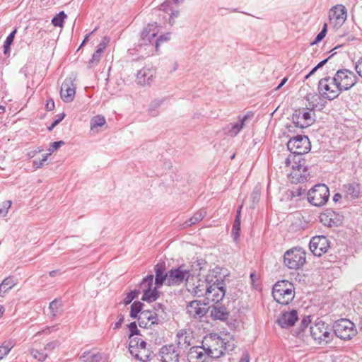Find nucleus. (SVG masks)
<instances>
[{
    "label": "nucleus",
    "mask_w": 362,
    "mask_h": 362,
    "mask_svg": "<svg viewBox=\"0 0 362 362\" xmlns=\"http://www.w3.org/2000/svg\"><path fill=\"white\" fill-rule=\"evenodd\" d=\"M284 264L291 269H298L305 262V252L300 247L287 250L284 255Z\"/></svg>",
    "instance_id": "nucleus-5"
},
{
    "label": "nucleus",
    "mask_w": 362,
    "mask_h": 362,
    "mask_svg": "<svg viewBox=\"0 0 362 362\" xmlns=\"http://www.w3.org/2000/svg\"><path fill=\"white\" fill-rule=\"evenodd\" d=\"M147 343L141 339L136 337L131 339L129 344V351L130 354L137 360L142 362H147L150 360V356L152 351L146 347Z\"/></svg>",
    "instance_id": "nucleus-4"
},
{
    "label": "nucleus",
    "mask_w": 362,
    "mask_h": 362,
    "mask_svg": "<svg viewBox=\"0 0 362 362\" xmlns=\"http://www.w3.org/2000/svg\"><path fill=\"white\" fill-rule=\"evenodd\" d=\"M288 149L297 155L305 154L310 150V142L306 136L297 135L287 143Z\"/></svg>",
    "instance_id": "nucleus-12"
},
{
    "label": "nucleus",
    "mask_w": 362,
    "mask_h": 362,
    "mask_svg": "<svg viewBox=\"0 0 362 362\" xmlns=\"http://www.w3.org/2000/svg\"><path fill=\"white\" fill-rule=\"evenodd\" d=\"M161 362H178L180 351L174 344L162 346L159 350Z\"/></svg>",
    "instance_id": "nucleus-19"
},
{
    "label": "nucleus",
    "mask_w": 362,
    "mask_h": 362,
    "mask_svg": "<svg viewBox=\"0 0 362 362\" xmlns=\"http://www.w3.org/2000/svg\"><path fill=\"white\" fill-rule=\"evenodd\" d=\"M57 118L56 119H54V121L53 122L54 125H57L65 117V114L64 113L59 114V115H57Z\"/></svg>",
    "instance_id": "nucleus-61"
},
{
    "label": "nucleus",
    "mask_w": 362,
    "mask_h": 362,
    "mask_svg": "<svg viewBox=\"0 0 362 362\" xmlns=\"http://www.w3.org/2000/svg\"><path fill=\"white\" fill-rule=\"evenodd\" d=\"M305 160H299V163L295 166L293 165V171L291 173L292 178L294 180L293 182H303L307 181L309 177L307 167L305 166Z\"/></svg>",
    "instance_id": "nucleus-22"
},
{
    "label": "nucleus",
    "mask_w": 362,
    "mask_h": 362,
    "mask_svg": "<svg viewBox=\"0 0 362 362\" xmlns=\"http://www.w3.org/2000/svg\"><path fill=\"white\" fill-rule=\"evenodd\" d=\"M31 355L39 361H44L47 358V354L44 351H40L37 349L31 350Z\"/></svg>",
    "instance_id": "nucleus-45"
},
{
    "label": "nucleus",
    "mask_w": 362,
    "mask_h": 362,
    "mask_svg": "<svg viewBox=\"0 0 362 362\" xmlns=\"http://www.w3.org/2000/svg\"><path fill=\"white\" fill-rule=\"evenodd\" d=\"M347 198L355 199L359 194V187L356 183H350L343 186Z\"/></svg>",
    "instance_id": "nucleus-33"
},
{
    "label": "nucleus",
    "mask_w": 362,
    "mask_h": 362,
    "mask_svg": "<svg viewBox=\"0 0 362 362\" xmlns=\"http://www.w3.org/2000/svg\"><path fill=\"white\" fill-rule=\"evenodd\" d=\"M318 90L320 95L329 100L335 99L341 92L335 76L320 79L318 83Z\"/></svg>",
    "instance_id": "nucleus-3"
},
{
    "label": "nucleus",
    "mask_w": 362,
    "mask_h": 362,
    "mask_svg": "<svg viewBox=\"0 0 362 362\" xmlns=\"http://www.w3.org/2000/svg\"><path fill=\"white\" fill-rule=\"evenodd\" d=\"M138 290L143 293L141 300L147 302L155 301L159 296L157 286H153V275L149 274L142 280Z\"/></svg>",
    "instance_id": "nucleus-10"
},
{
    "label": "nucleus",
    "mask_w": 362,
    "mask_h": 362,
    "mask_svg": "<svg viewBox=\"0 0 362 362\" xmlns=\"http://www.w3.org/2000/svg\"><path fill=\"white\" fill-rule=\"evenodd\" d=\"M329 247V241L324 235L313 237L310 242V250L315 256L320 257Z\"/></svg>",
    "instance_id": "nucleus-17"
},
{
    "label": "nucleus",
    "mask_w": 362,
    "mask_h": 362,
    "mask_svg": "<svg viewBox=\"0 0 362 362\" xmlns=\"http://www.w3.org/2000/svg\"><path fill=\"white\" fill-rule=\"evenodd\" d=\"M206 262L203 259H199L193 262L190 268H188L189 270V276H197L198 277H202V271L206 269Z\"/></svg>",
    "instance_id": "nucleus-30"
},
{
    "label": "nucleus",
    "mask_w": 362,
    "mask_h": 362,
    "mask_svg": "<svg viewBox=\"0 0 362 362\" xmlns=\"http://www.w3.org/2000/svg\"><path fill=\"white\" fill-rule=\"evenodd\" d=\"M105 124V119L103 116L98 115L92 118L90 121L91 129L102 127Z\"/></svg>",
    "instance_id": "nucleus-43"
},
{
    "label": "nucleus",
    "mask_w": 362,
    "mask_h": 362,
    "mask_svg": "<svg viewBox=\"0 0 362 362\" xmlns=\"http://www.w3.org/2000/svg\"><path fill=\"white\" fill-rule=\"evenodd\" d=\"M161 103H162L161 100L156 99V100H153L150 105L149 110L151 112H152L153 110H154L156 108H158V107H160Z\"/></svg>",
    "instance_id": "nucleus-55"
},
{
    "label": "nucleus",
    "mask_w": 362,
    "mask_h": 362,
    "mask_svg": "<svg viewBox=\"0 0 362 362\" xmlns=\"http://www.w3.org/2000/svg\"><path fill=\"white\" fill-rule=\"evenodd\" d=\"M156 71L151 68L144 67L137 72L136 82L141 86L148 85L152 81Z\"/></svg>",
    "instance_id": "nucleus-26"
},
{
    "label": "nucleus",
    "mask_w": 362,
    "mask_h": 362,
    "mask_svg": "<svg viewBox=\"0 0 362 362\" xmlns=\"http://www.w3.org/2000/svg\"><path fill=\"white\" fill-rule=\"evenodd\" d=\"M156 277L155 284L157 287L161 286L164 282L167 284L168 272H165V266L164 263L157 264L154 268Z\"/></svg>",
    "instance_id": "nucleus-29"
},
{
    "label": "nucleus",
    "mask_w": 362,
    "mask_h": 362,
    "mask_svg": "<svg viewBox=\"0 0 362 362\" xmlns=\"http://www.w3.org/2000/svg\"><path fill=\"white\" fill-rule=\"evenodd\" d=\"M16 284V281L11 276L6 278L0 284V296L3 297L6 292Z\"/></svg>",
    "instance_id": "nucleus-35"
},
{
    "label": "nucleus",
    "mask_w": 362,
    "mask_h": 362,
    "mask_svg": "<svg viewBox=\"0 0 362 362\" xmlns=\"http://www.w3.org/2000/svg\"><path fill=\"white\" fill-rule=\"evenodd\" d=\"M124 322V316L122 315H118V321L115 324L114 329H119Z\"/></svg>",
    "instance_id": "nucleus-59"
},
{
    "label": "nucleus",
    "mask_w": 362,
    "mask_h": 362,
    "mask_svg": "<svg viewBox=\"0 0 362 362\" xmlns=\"http://www.w3.org/2000/svg\"><path fill=\"white\" fill-rule=\"evenodd\" d=\"M54 108V102L52 99H49L47 101L46 109L48 111H51Z\"/></svg>",
    "instance_id": "nucleus-60"
},
{
    "label": "nucleus",
    "mask_w": 362,
    "mask_h": 362,
    "mask_svg": "<svg viewBox=\"0 0 362 362\" xmlns=\"http://www.w3.org/2000/svg\"><path fill=\"white\" fill-rule=\"evenodd\" d=\"M11 206V201H6L3 202L2 208L0 209V215L6 216L8 214V210Z\"/></svg>",
    "instance_id": "nucleus-49"
},
{
    "label": "nucleus",
    "mask_w": 362,
    "mask_h": 362,
    "mask_svg": "<svg viewBox=\"0 0 362 362\" xmlns=\"http://www.w3.org/2000/svg\"><path fill=\"white\" fill-rule=\"evenodd\" d=\"M206 215L205 209H200L197 211L192 217L186 221L183 225L185 227L191 226L201 221Z\"/></svg>",
    "instance_id": "nucleus-34"
},
{
    "label": "nucleus",
    "mask_w": 362,
    "mask_h": 362,
    "mask_svg": "<svg viewBox=\"0 0 362 362\" xmlns=\"http://www.w3.org/2000/svg\"><path fill=\"white\" fill-rule=\"evenodd\" d=\"M129 329L131 332L129 337H132L133 335L138 334L139 330L137 329L136 322H134L130 323L129 325Z\"/></svg>",
    "instance_id": "nucleus-53"
},
{
    "label": "nucleus",
    "mask_w": 362,
    "mask_h": 362,
    "mask_svg": "<svg viewBox=\"0 0 362 362\" xmlns=\"http://www.w3.org/2000/svg\"><path fill=\"white\" fill-rule=\"evenodd\" d=\"M310 334L314 340L319 344H327L333 338L331 329L322 321L310 327Z\"/></svg>",
    "instance_id": "nucleus-9"
},
{
    "label": "nucleus",
    "mask_w": 362,
    "mask_h": 362,
    "mask_svg": "<svg viewBox=\"0 0 362 362\" xmlns=\"http://www.w3.org/2000/svg\"><path fill=\"white\" fill-rule=\"evenodd\" d=\"M109 40H107L106 37L103 39V40L98 45L97 47V51H99L100 52L103 53V50L105 49L107 44L108 43Z\"/></svg>",
    "instance_id": "nucleus-56"
},
{
    "label": "nucleus",
    "mask_w": 362,
    "mask_h": 362,
    "mask_svg": "<svg viewBox=\"0 0 362 362\" xmlns=\"http://www.w3.org/2000/svg\"><path fill=\"white\" fill-rule=\"evenodd\" d=\"M330 57H331V56H330V57H329L328 58H327V59H324V60L321 61L320 63H318V64L317 65V68H319V69H320V68H321L322 66H324V65L327 62V61L329 60V59Z\"/></svg>",
    "instance_id": "nucleus-64"
},
{
    "label": "nucleus",
    "mask_w": 362,
    "mask_h": 362,
    "mask_svg": "<svg viewBox=\"0 0 362 362\" xmlns=\"http://www.w3.org/2000/svg\"><path fill=\"white\" fill-rule=\"evenodd\" d=\"M16 33V30H14L6 37V39L4 42V45L5 54H6L10 51V46L13 41Z\"/></svg>",
    "instance_id": "nucleus-44"
},
{
    "label": "nucleus",
    "mask_w": 362,
    "mask_h": 362,
    "mask_svg": "<svg viewBox=\"0 0 362 362\" xmlns=\"http://www.w3.org/2000/svg\"><path fill=\"white\" fill-rule=\"evenodd\" d=\"M58 346H59L58 341H53L47 343L45 345V350L52 351V350H54Z\"/></svg>",
    "instance_id": "nucleus-54"
},
{
    "label": "nucleus",
    "mask_w": 362,
    "mask_h": 362,
    "mask_svg": "<svg viewBox=\"0 0 362 362\" xmlns=\"http://www.w3.org/2000/svg\"><path fill=\"white\" fill-rule=\"evenodd\" d=\"M43 165H44V163L40 160H34L33 161V166L35 167L36 168H40Z\"/></svg>",
    "instance_id": "nucleus-63"
},
{
    "label": "nucleus",
    "mask_w": 362,
    "mask_h": 362,
    "mask_svg": "<svg viewBox=\"0 0 362 362\" xmlns=\"http://www.w3.org/2000/svg\"><path fill=\"white\" fill-rule=\"evenodd\" d=\"M140 293V290L135 289L129 293L127 294L126 298L124 299V303L125 305L129 304L134 298L138 297V295Z\"/></svg>",
    "instance_id": "nucleus-46"
},
{
    "label": "nucleus",
    "mask_w": 362,
    "mask_h": 362,
    "mask_svg": "<svg viewBox=\"0 0 362 362\" xmlns=\"http://www.w3.org/2000/svg\"><path fill=\"white\" fill-rule=\"evenodd\" d=\"M173 3L175 4V2L171 0H167L165 1L164 3H163L160 6V11H165V12H168V11L171 10L170 8V6L173 4Z\"/></svg>",
    "instance_id": "nucleus-50"
},
{
    "label": "nucleus",
    "mask_w": 362,
    "mask_h": 362,
    "mask_svg": "<svg viewBox=\"0 0 362 362\" xmlns=\"http://www.w3.org/2000/svg\"><path fill=\"white\" fill-rule=\"evenodd\" d=\"M239 362H249V354L247 352L244 353Z\"/></svg>",
    "instance_id": "nucleus-62"
},
{
    "label": "nucleus",
    "mask_w": 362,
    "mask_h": 362,
    "mask_svg": "<svg viewBox=\"0 0 362 362\" xmlns=\"http://www.w3.org/2000/svg\"><path fill=\"white\" fill-rule=\"evenodd\" d=\"M207 354L206 349L202 346H193L189 349L187 358L189 362H204Z\"/></svg>",
    "instance_id": "nucleus-27"
},
{
    "label": "nucleus",
    "mask_w": 362,
    "mask_h": 362,
    "mask_svg": "<svg viewBox=\"0 0 362 362\" xmlns=\"http://www.w3.org/2000/svg\"><path fill=\"white\" fill-rule=\"evenodd\" d=\"M293 122L296 127L305 128L311 125L314 119L308 112L296 111L292 116Z\"/></svg>",
    "instance_id": "nucleus-20"
},
{
    "label": "nucleus",
    "mask_w": 362,
    "mask_h": 362,
    "mask_svg": "<svg viewBox=\"0 0 362 362\" xmlns=\"http://www.w3.org/2000/svg\"><path fill=\"white\" fill-rule=\"evenodd\" d=\"M186 311L190 317L201 319L209 312V308L206 303L194 300L187 305Z\"/></svg>",
    "instance_id": "nucleus-16"
},
{
    "label": "nucleus",
    "mask_w": 362,
    "mask_h": 362,
    "mask_svg": "<svg viewBox=\"0 0 362 362\" xmlns=\"http://www.w3.org/2000/svg\"><path fill=\"white\" fill-rule=\"evenodd\" d=\"M61 307H62V303L57 299L52 300L49 303V309L51 315H52L53 317L57 316Z\"/></svg>",
    "instance_id": "nucleus-42"
},
{
    "label": "nucleus",
    "mask_w": 362,
    "mask_h": 362,
    "mask_svg": "<svg viewBox=\"0 0 362 362\" xmlns=\"http://www.w3.org/2000/svg\"><path fill=\"white\" fill-rule=\"evenodd\" d=\"M12 346L11 344L5 345L4 344L0 346V360L6 356L11 351Z\"/></svg>",
    "instance_id": "nucleus-48"
},
{
    "label": "nucleus",
    "mask_w": 362,
    "mask_h": 362,
    "mask_svg": "<svg viewBox=\"0 0 362 362\" xmlns=\"http://www.w3.org/2000/svg\"><path fill=\"white\" fill-rule=\"evenodd\" d=\"M151 311L156 315V322H162L167 317L166 307L160 303H156Z\"/></svg>",
    "instance_id": "nucleus-31"
},
{
    "label": "nucleus",
    "mask_w": 362,
    "mask_h": 362,
    "mask_svg": "<svg viewBox=\"0 0 362 362\" xmlns=\"http://www.w3.org/2000/svg\"><path fill=\"white\" fill-rule=\"evenodd\" d=\"M252 117V113H247L243 117H239L238 122L230 124L225 128L226 133L230 136H235L244 128L247 120Z\"/></svg>",
    "instance_id": "nucleus-24"
},
{
    "label": "nucleus",
    "mask_w": 362,
    "mask_h": 362,
    "mask_svg": "<svg viewBox=\"0 0 362 362\" xmlns=\"http://www.w3.org/2000/svg\"><path fill=\"white\" fill-rule=\"evenodd\" d=\"M336 336L344 340H349L357 334V329L354 322L345 318L336 321L333 326Z\"/></svg>",
    "instance_id": "nucleus-6"
},
{
    "label": "nucleus",
    "mask_w": 362,
    "mask_h": 362,
    "mask_svg": "<svg viewBox=\"0 0 362 362\" xmlns=\"http://www.w3.org/2000/svg\"><path fill=\"white\" fill-rule=\"evenodd\" d=\"M235 348V344L233 342L225 341V344L223 346L224 351H233Z\"/></svg>",
    "instance_id": "nucleus-58"
},
{
    "label": "nucleus",
    "mask_w": 362,
    "mask_h": 362,
    "mask_svg": "<svg viewBox=\"0 0 362 362\" xmlns=\"http://www.w3.org/2000/svg\"><path fill=\"white\" fill-rule=\"evenodd\" d=\"M329 196V188L324 184H318L311 188L308 192V202L316 206L324 205Z\"/></svg>",
    "instance_id": "nucleus-8"
},
{
    "label": "nucleus",
    "mask_w": 362,
    "mask_h": 362,
    "mask_svg": "<svg viewBox=\"0 0 362 362\" xmlns=\"http://www.w3.org/2000/svg\"><path fill=\"white\" fill-rule=\"evenodd\" d=\"M66 18V15L64 11H60L52 20V23L54 26L62 27L64 21Z\"/></svg>",
    "instance_id": "nucleus-41"
},
{
    "label": "nucleus",
    "mask_w": 362,
    "mask_h": 362,
    "mask_svg": "<svg viewBox=\"0 0 362 362\" xmlns=\"http://www.w3.org/2000/svg\"><path fill=\"white\" fill-rule=\"evenodd\" d=\"M103 357L101 354L97 353V354H91L90 352H84L81 356L80 357V359L83 362H98L100 360H102Z\"/></svg>",
    "instance_id": "nucleus-37"
},
{
    "label": "nucleus",
    "mask_w": 362,
    "mask_h": 362,
    "mask_svg": "<svg viewBox=\"0 0 362 362\" xmlns=\"http://www.w3.org/2000/svg\"><path fill=\"white\" fill-rule=\"evenodd\" d=\"M101 55H102V53L100 52L99 51L96 50L94 52V54H93L92 59H90V63L98 62L100 59Z\"/></svg>",
    "instance_id": "nucleus-57"
},
{
    "label": "nucleus",
    "mask_w": 362,
    "mask_h": 362,
    "mask_svg": "<svg viewBox=\"0 0 362 362\" xmlns=\"http://www.w3.org/2000/svg\"><path fill=\"white\" fill-rule=\"evenodd\" d=\"M347 13L345 6L343 5H337L332 7L329 12L330 23L335 28H340L346 19Z\"/></svg>",
    "instance_id": "nucleus-15"
},
{
    "label": "nucleus",
    "mask_w": 362,
    "mask_h": 362,
    "mask_svg": "<svg viewBox=\"0 0 362 362\" xmlns=\"http://www.w3.org/2000/svg\"><path fill=\"white\" fill-rule=\"evenodd\" d=\"M261 196V189L259 185H256L253 191L250 195V199L252 200V204L250 207L254 209L255 207L256 204L259 201Z\"/></svg>",
    "instance_id": "nucleus-39"
},
{
    "label": "nucleus",
    "mask_w": 362,
    "mask_h": 362,
    "mask_svg": "<svg viewBox=\"0 0 362 362\" xmlns=\"http://www.w3.org/2000/svg\"><path fill=\"white\" fill-rule=\"evenodd\" d=\"M155 315L150 310H145L141 312L138 317L139 325L141 327L148 328L152 325H158L160 322H156Z\"/></svg>",
    "instance_id": "nucleus-25"
},
{
    "label": "nucleus",
    "mask_w": 362,
    "mask_h": 362,
    "mask_svg": "<svg viewBox=\"0 0 362 362\" xmlns=\"http://www.w3.org/2000/svg\"><path fill=\"white\" fill-rule=\"evenodd\" d=\"M226 273L217 274L216 278H213V281L210 284L211 288H210L211 293H207L206 298L211 300L215 303H220L224 298L226 292V284L223 278L226 276Z\"/></svg>",
    "instance_id": "nucleus-7"
},
{
    "label": "nucleus",
    "mask_w": 362,
    "mask_h": 362,
    "mask_svg": "<svg viewBox=\"0 0 362 362\" xmlns=\"http://www.w3.org/2000/svg\"><path fill=\"white\" fill-rule=\"evenodd\" d=\"M355 70L359 76L362 78V58L359 59L355 64Z\"/></svg>",
    "instance_id": "nucleus-52"
},
{
    "label": "nucleus",
    "mask_w": 362,
    "mask_h": 362,
    "mask_svg": "<svg viewBox=\"0 0 362 362\" xmlns=\"http://www.w3.org/2000/svg\"><path fill=\"white\" fill-rule=\"evenodd\" d=\"M327 31V25L326 23L324 24L323 28L322 30L317 34L316 36L314 42L312 43V45L316 44L319 42H320L326 35Z\"/></svg>",
    "instance_id": "nucleus-47"
},
{
    "label": "nucleus",
    "mask_w": 362,
    "mask_h": 362,
    "mask_svg": "<svg viewBox=\"0 0 362 362\" xmlns=\"http://www.w3.org/2000/svg\"><path fill=\"white\" fill-rule=\"evenodd\" d=\"M64 144V141H54L52 143L50 148H49V151L50 152L49 154L52 152H54L57 149H58L59 147L63 146Z\"/></svg>",
    "instance_id": "nucleus-51"
},
{
    "label": "nucleus",
    "mask_w": 362,
    "mask_h": 362,
    "mask_svg": "<svg viewBox=\"0 0 362 362\" xmlns=\"http://www.w3.org/2000/svg\"><path fill=\"white\" fill-rule=\"evenodd\" d=\"M177 346L181 349H186L190 345L191 337L187 334L184 329L180 330L177 334Z\"/></svg>",
    "instance_id": "nucleus-32"
},
{
    "label": "nucleus",
    "mask_w": 362,
    "mask_h": 362,
    "mask_svg": "<svg viewBox=\"0 0 362 362\" xmlns=\"http://www.w3.org/2000/svg\"><path fill=\"white\" fill-rule=\"evenodd\" d=\"M189 277V270L185 265H181L177 268L168 272V286H175L182 283L185 280L187 282Z\"/></svg>",
    "instance_id": "nucleus-13"
},
{
    "label": "nucleus",
    "mask_w": 362,
    "mask_h": 362,
    "mask_svg": "<svg viewBox=\"0 0 362 362\" xmlns=\"http://www.w3.org/2000/svg\"><path fill=\"white\" fill-rule=\"evenodd\" d=\"M157 35V32L155 31L154 25H148L147 27L144 28L141 34V42L140 45H146L148 44L155 43V48L156 50L158 49V46L160 42L167 41L170 39V34L167 33L163 35H160L156 40L155 37Z\"/></svg>",
    "instance_id": "nucleus-11"
},
{
    "label": "nucleus",
    "mask_w": 362,
    "mask_h": 362,
    "mask_svg": "<svg viewBox=\"0 0 362 362\" xmlns=\"http://www.w3.org/2000/svg\"><path fill=\"white\" fill-rule=\"evenodd\" d=\"M341 91L348 90L357 82V77L354 72L347 69L339 70L334 75Z\"/></svg>",
    "instance_id": "nucleus-14"
},
{
    "label": "nucleus",
    "mask_w": 362,
    "mask_h": 362,
    "mask_svg": "<svg viewBox=\"0 0 362 362\" xmlns=\"http://www.w3.org/2000/svg\"><path fill=\"white\" fill-rule=\"evenodd\" d=\"M211 344L206 349L207 355L214 358H218L224 354L223 346L225 339L214 334L211 336Z\"/></svg>",
    "instance_id": "nucleus-18"
},
{
    "label": "nucleus",
    "mask_w": 362,
    "mask_h": 362,
    "mask_svg": "<svg viewBox=\"0 0 362 362\" xmlns=\"http://www.w3.org/2000/svg\"><path fill=\"white\" fill-rule=\"evenodd\" d=\"M76 93V88L74 85V83L71 78H66L63 82L62 87L60 95L61 98L65 103L71 102Z\"/></svg>",
    "instance_id": "nucleus-21"
},
{
    "label": "nucleus",
    "mask_w": 362,
    "mask_h": 362,
    "mask_svg": "<svg viewBox=\"0 0 362 362\" xmlns=\"http://www.w3.org/2000/svg\"><path fill=\"white\" fill-rule=\"evenodd\" d=\"M208 308L210 316L215 320L225 321L228 320L230 315L228 309L219 303H215V305L211 306H208Z\"/></svg>",
    "instance_id": "nucleus-23"
},
{
    "label": "nucleus",
    "mask_w": 362,
    "mask_h": 362,
    "mask_svg": "<svg viewBox=\"0 0 362 362\" xmlns=\"http://www.w3.org/2000/svg\"><path fill=\"white\" fill-rule=\"evenodd\" d=\"M272 296L277 303L288 305L295 297L294 286L288 281H278L273 286Z\"/></svg>",
    "instance_id": "nucleus-2"
},
{
    "label": "nucleus",
    "mask_w": 362,
    "mask_h": 362,
    "mask_svg": "<svg viewBox=\"0 0 362 362\" xmlns=\"http://www.w3.org/2000/svg\"><path fill=\"white\" fill-rule=\"evenodd\" d=\"M306 100L308 103L307 108L310 110H314L318 107L321 98L317 94L309 93L306 95Z\"/></svg>",
    "instance_id": "nucleus-36"
},
{
    "label": "nucleus",
    "mask_w": 362,
    "mask_h": 362,
    "mask_svg": "<svg viewBox=\"0 0 362 362\" xmlns=\"http://www.w3.org/2000/svg\"><path fill=\"white\" fill-rule=\"evenodd\" d=\"M144 304L139 301L134 302L131 305L130 317L133 319L137 318L139 313H141Z\"/></svg>",
    "instance_id": "nucleus-38"
},
{
    "label": "nucleus",
    "mask_w": 362,
    "mask_h": 362,
    "mask_svg": "<svg viewBox=\"0 0 362 362\" xmlns=\"http://www.w3.org/2000/svg\"><path fill=\"white\" fill-rule=\"evenodd\" d=\"M226 271L223 268L216 267L209 270L207 274L198 277L196 280H190L186 282L187 290L194 297H203L211 293L210 288L211 286L210 284L213 281V278H216L217 274L221 272Z\"/></svg>",
    "instance_id": "nucleus-1"
},
{
    "label": "nucleus",
    "mask_w": 362,
    "mask_h": 362,
    "mask_svg": "<svg viewBox=\"0 0 362 362\" xmlns=\"http://www.w3.org/2000/svg\"><path fill=\"white\" fill-rule=\"evenodd\" d=\"M298 319L297 311L293 310L290 312L284 313L278 319L277 322L281 327L285 328L294 325Z\"/></svg>",
    "instance_id": "nucleus-28"
},
{
    "label": "nucleus",
    "mask_w": 362,
    "mask_h": 362,
    "mask_svg": "<svg viewBox=\"0 0 362 362\" xmlns=\"http://www.w3.org/2000/svg\"><path fill=\"white\" fill-rule=\"evenodd\" d=\"M240 211H238L235 221L233 223V229H232V233L235 236V239H237V238L239 235V231L240 230Z\"/></svg>",
    "instance_id": "nucleus-40"
}]
</instances>
